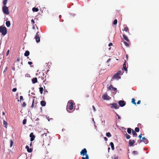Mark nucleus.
<instances>
[{
	"label": "nucleus",
	"mask_w": 159,
	"mask_h": 159,
	"mask_svg": "<svg viewBox=\"0 0 159 159\" xmlns=\"http://www.w3.org/2000/svg\"><path fill=\"white\" fill-rule=\"evenodd\" d=\"M73 101L72 100H70L68 102L66 109L67 111L69 113L73 112L75 110V108H73Z\"/></svg>",
	"instance_id": "1"
},
{
	"label": "nucleus",
	"mask_w": 159,
	"mask_h": 159,
	"mask_svg": "<svg viewBox=\"0 0 159 159\" xmlns=\"http://www.w3.org/2000/svg\"><path fill=\"white\" fill-rule=\"evenodd\" d=\"M0 32L2 33V35L4 36L7 33V28L5 26L2 25L0 26Z\"/></svg>",
	"instance_id": "2"
},
{
	"label": "nucleus",
	"mask_w": 159,
	"mask_h": 159,
	"mask_svg": "<svg viewBox=\"0 0 159 159\" xmlns=\"http://www.w3.org/2000/svg\"><path fill=\"white\" fill-rule=\"evenodd\" d=\"M122 75L121 71L119 70L113 76V78L114 79H120L121 78L120 75Z\"/></svg>",
	"instance_id": "3"
},
{
	"label": "nucleus",
	"mask_w": 159,
	"mask_h": 159,
	"mask_svg": "<svg viewBox=\"0 0 159 159\" xmlns=\"http://www.w3.org/2000/svg\"><path fill=\"white\" fill-rule=\"evenodd\" d=\"M110 106V107L112 108H114L116 109H118L119 108V106L117 103H113L109 105Z\"/></svg>",
	"instance_id": "4"
},
{
	"label": "nucleus",
	"mask_w": 159,
	"mask_h": 159,
	"mask_svg": "<svg viewBox=\"0 0 159 159\" xmlns=\"http://www.w3.org/2000/svg\"><path fill=\"white\" fill-rule=\"evenodd\" d=\"M2 10L3 12L6 14V15H8L9 14V12L8 11V9L7 7L6 6H4L2 7Z\"/></svg>",
	"instance_id": "5"
},
{
	"label": "nucleus",
	"mask_w": 159,
	"mask_h": 159,
	"mask_svg": "<svg viewBox=\"0 0 159 159\" xmlns=\"http://www.w3.org/2000/svg\"><path fill=\"white\" fill-rule=\"evenodd\" d=\"M39 32L38 31L35 37V39L37 43H38L40 41V38L39 36Z\"/></svg>",
	"instance_id": "6"
},
{
	"label": "nucleus",
	"mask_w": 159,
	"mask_h": 159,
	"mask_svg": "<svg viewBox=\"0 0 159 159\" xmlns=\"http://www.w3.org/2000/svg\"><path fill=\"white\" fill-rule=\"evenodd\" d=\"M44 74L43 73H40L39 74V78H40L41 80H43V82H44L45 81V80H44Z\"/></svg>",
	"instance_id": "7"
},
{
	"label": "nucleus",
	"mask_w": 159,
	"mask_h": 159,
	"mask_svg": "<svg viewBox=\"0 0 159 159\" xmlns=\"http://www.w3.org/2000/svg\"><path fill=\"white\" fill-rule=\"evenodd\" d=\"M126 104V102L124 101L120 100L118 102V104L121 107L124 106Z\"/></svg>",
	"instance_id": "8"
},
{
	"label": "nucleus",
	"mask_w": 159,
	"mask_h": 159,
	"mask_svg": "<svg viewBox=\"0 0 159 159\" xmlns=\"http://www.w3.org/2000/svg\"><path fill=\"white\" fill-rule=\"evenodd\" d=\"M87 151L85 148L83 149L80 152V155L83 156H84L85 155H86V154H87Z\"/></svg>",
	"instance_id": "9"
},
{
	"label": "nucleus",
	"mask_w": 159,
	"mask_h": 159,
	"mask_svg": "<svg viewBox=\"0 0 159 159\" xmlns=\"http://www.w3.org/2000/svg\"><path fill=\"white\" fill-rule=\"evenodd\" d=\"M142 142H144L146 144H147L148 142V140L145 137H143L142 138V139L140 140V141L139 143H141Z\"/></svg>",
	"instance_id": "10"
},
{
	"label": "nucleus",
	"mask_w": 159,
	"mask_h": 159,
	"mask_svg": "<svg viewBox=\"0 0 159 159\" xmlns=\"http://www.w3.org/2000/svg\"><path fill=\"white\" fill-rule=\"evenodd\" d=\"M30 141H33L35 137V136L34 135L33 133H31L30 134Z\"/></svg>",
	"instance_id": "11"
},
{
	"label": "nucleus",
	"mask_w": 159,
	"mask_h": 159,
	"mask_svg": "<svg viewBox=\"0 0 159 159\" xmlns=\"http://www.w3.org/2000/svg\"><path fill=\"white\" fill-rule=\"evenodd\" d=\"M135 142L134 140H130L129 141V145L130 146H133Z\"/></svg>",
	"instance_id": "12"
},
{
	"label": "nucleus",
	"mask_w": 159,
	"mask_h": 159,
	"mask_svg": "<svg viewBox=\"0 0 159 159\" xmlns=\"http://www.w3.org/2000/svg\"><path fill=\"white\" fill-rule=\"evenodd\" d=\"M25 148L27 149V151L29 152H32V150L31 148L29 149V147L27 145L25 147Z\"/></svg>",
	"instance_id": "13"
},
{
	"label": "nucleus",
	"mask_w": 159,
	"mask_h": 159,
	"mask_svg": "<svg viewBox=\"0 0 159 159\" xmlns=\"http://www.w3.org/2000/svg\"><path fill=\"white\" fill-rule=\"evenodd\" d=\"M32 81L33 84H35L37 82V79L36 77L32 79Z\"/></svg>",
	"instance_id": "14"
},
{
	"label": "nucleus",
	"mask_w": 159,
	"mask_h": 159,
	"mask_svg": "<svg viewBox=\"0 0 159 159\" xmlns=\"http://www.w3.org/2000/svg\"><path fill=\"white\" fill-rule=\"evenodd\" d=\"M34 99H33V100L32 105L31 106V107L33 108L34 107H35L36 106L37 103L36 102L34 103Z\"/></svg>",
	"instance_id": "15"
},
{
	"label": "nucleus",
	"mask_w": 159,
	"mask_h": 159,
	"mask_svg": "<svg viewBox=\"0 0 159 159\" xmlns=\"http://www.w3.org/2000/svg\"><path fill=\"white\" fill-rule=\"evenodd\" d=\"M123 69L125 71H127V68L126 66L125 62L123 65Z\"/></svg>",
	"instance_id": "16"
},
{
	"label": "nucleus",
	"mask_w": 159,
	"mask_h": 159,
	"mask_svg": "<svg viewBox=\"0 0 159 159\" xmlns=\"http://www.w3.org/2000/svg\"><path fill=\"white\" fill-rule=\"evenodd\" d=\"M40 104L42 106H45L46 105V102L44 101H42L40 102Z\"/></svg>",
	"instance_id": "17"
},
{
	"label": "nucleus",
	"mask_w": 159,
	"mask_h": 159,
	"mask_svg": "<svg viewBox=\"0 0 159 159\" xmlns=\"http://www.w3.org/2000/svg\"><path fill=\"white\" fill-rule=\"evenodd\" d=\"M108 97V96L107 94H104L102 96V98L104 99H107Z\"/></svg>",
	"instance_id": "18"
},
{
	"label": "nucleus",
	"mask_w": 159,
	"mask_h": 159,
	"mask_svg": "<svg viewBox=\"0 0 159 159\" xmlns=\"http://www.w3.org/2000/svg\"><path fill=\"white\" fill-rule=\"evenodd\" d=\"M3 126L6 128L7 127V122L5 120H3Z\"/></svg>",
	"instance_id": "19"
},
{
	"label": "nucleus",
	"mask_w": 159,
	"mask_h": 159,
	"mask_svg": "<svg viewBox=\"0 0 159 159\" xmlns=\"http://www.w3.org/2000/svg\"><path fill=\"white\" fill-rule=\"evenodd\" d=\"M6 25L8 27H9L11 25V23L10 21H7L6 22Z\"/></svg>",
	"instance_id": "20"
},
{
	"label": "nucleus",
	"mask_w": 159,
	"mask_h": 159,
	"mask_svg": "<svg viewBox=\"0 0 159 159\" xmlns=\"http://www.w3.org/2000/svg\"><path fill=\"white\" fill-rule=\"evenodd\" d=\"M123 38H124V39L126 40V41L127 42H129V40L127 37L125 35V34H123Z\"/></svg>",
	"instance_id": "21"
},
{
	"label": "nucleus",
	"mask_w": 159,
	"mask_h": 159,
	"mask_svg": "<svg viewBox=\"0 0 159 159\" xmlns=\"http://www.w3.org/2000/svg\"><path fill=\"white\" fill-rule=\"evenodd\" d=\"M30 54V52L28 51H26L24 54V55L25 57H28Z\"/></svg>",
	"instance_id": "22"
},
{
	"label": "nucleus",
	"mask_w": 159,
	"mask_h": 159,
	"mask_svg": "<svg viewBox=\"0 0 159 159\" xmlns=\"http://www.w3.org/2000/svg\"><path fill=\"white\" fill-rule=\"evenodd\" d=\"M39 9L37 8L33 7L32 8V11L34 12H37L39 11Z\"/></svg>",
	"instance_id": "23"
},
{
	"label": "nucleus",
	"mask_w": 159,
	"mask_h": 159,
	"mask_svg": "<svg viewBox=\"0 0 159 159\" xmlns=\"http://www.w3.org/2000/svg\"><path fill=\"white\" fill-rule=\"evenodd\" d=\"M110 145L111 147V149L112 150L114 149V147L113 143L111 142L110 143Z\"/></svg>",
	"instance_id": "24"
},
{
	"label": "nucleus",
	"mask_w": 159,
	"mask_h": 159,
	"mask_svg": "<svg viewBox=\"0 0 159 159\" xmlns=\"http://www.w3.org/2000/svg\"><path fill=\"white\" fill-rule=\"evenodd\" d=\"M127 132L129 134H131V129L130 128H128L127 130Z\"/></svg>",
	"instance_id": "25"
},
{
	"label": "nucleus",
	"mask_w": 159,
	"mask_h": 159,
	"mask_svg": "<svg viewBox=\"0 0 159 159\" xmlns=\"http://www.w3.org/2000/svg\"><path fill=\"white\" fill-rule=\"evenodd\" d=\"M125 135L126 137V138L127 139H129L130 138V136L129 135L127 134V133L125 134Z\"/></svg>",
	"instance_id": "26"
},
{
	"label": "nucleus",
	"mask_w": 159,
	"mask_h": 159,
	"mask_svg": "<svg viewBox=\"0 0 159 159\" xmlns=\"http://www.w3.org/2000/svg\"><path fill=\"white\" fill-rule=\"evenodd\" d=\"M43 87H40L39 88V92L41 94H42L43 93Z\"/></svg>",
	"instance_id": "27"
},
{
	"label": "nucleus",
	"mask_w": 159,
	"mask_h": 159,
	"mask_svg": "<svg viewBox=\"0 0 159 159\" xmlns=\"http://www.w3.org/2000/svg\"><path fill=\"white\" fill-rule=\"evenodd\" d=\"M132 103L133 104H135V105H136V102H135V99L134 98H133L132 99Z\"/></svg>",
	"instance_id": "28"
},
{
	"label": "nucleus",
	"mask_w": 159,
	"mask_h": 159,
	"mask_svg": "<svg viewBox=\"0 0 159 159\" xmlns=\"http://www.w3.org/2000/svg\"><path fill=\"white\" fill-rule=\"evenodd\" d=\"M132 133L133 136H135L137 135V134L135 131H134L133 129L132 130Z\"/></svg>",
	"instance_id": "29"
},
{
	"label": "nucleus",
	"mask_w": 159,
	"mask_h": 159,
	"mask_svg": "<svg viewBox=\"0 0 159 159\" xmlns=\"http://www.w3.org/2000/svg\"><path fill=\"white\" fill-rule=\"evenodd\" d=\"M82 159H89V157L88 154H86L85 156V157H82Z\"/></svg>",
	"instance_id": "30"
},
{
	"label": "nucleus",
	"mask_w": 159,
	"mask_h": 159,
	"mask_svg": "<svg viewBox=\"0 0 159 159\" xmlns=\"http://www.w3.org/2000/svg\"><path fill=\"white\" fill-rule=\"evenodd\" d=\"M7 0H3V3L4 5V6H5L6 5L7 3Z\"/></svg>",
	"instance_id": "31"
},
{
	"label": "nucleus",
	"mask_w": 159,
	"mask_h": 159,
	"mask_svg": "<svg viewBox=\"0 0 159 159\" xmlns=\"http://www.w3.org/2000/svg\"><path fill=\"white\" fill-rule=\"evenodd\" d=\"M106 135L108 137H111V135L110 132L107 133L106 134Z\"/></svg>",
	"instance_id": "32"
},
{
	"label": "nucleus",
	"mask_w": 159,
	"mask_h": 159,
	"mask_svg": "<svg viewBox=\"0 0 159 159\" xmlns=\"http://www.w3.org/2000/svg\"><path fill=\"white\" fill-rule=\"evenodd\" d=\"M135 131L136 132H138L139 131V129L138 127H136L135 129Z\"/></svg>",
	"instance_id": "33"
},
{
	"label": "nucleus",
	"mask_w": 159,
	"mask_h": 159,
	"mask_svg": "<svg viewBox=\"0 0 159 159\" xmlns=\"http://www.w3.org/2000/svg\"><path fill=\"white\" fill-rule=\"evenodd\" d=\"M132 153H133V154H134V155H137L138 153L137 151H133L132 152Z\"/></svg>",
	"instance_id": "34"
},
{
	"label": "nucleus",
	"mask_w": 159,
	"mask_h": 159,
	"mask_svg": "<svg viewBox=\"0 0 159 159\" xmlns=\"http://www.w3.org/2000/svg\"><path fill=\"white\" fill-rule=\"evenodd\" d=\"M117 23V19H115L113 21V24L114 25H116Z\"/></svg>",
	"instance_id": "35"
},
{
	"label": "nucleus",
	"mask_w": 159,
	"mask_h": 159,
	"mask_svg": "<svg viewBox=\"0 0 159 159\" xmlns=\"http://www.w3.org/2000/svg\"><path fill=\"white\" fill-rule=\"evenodd\" d=\"M10 147H11L12 146L13 144V140H11L10 141Z\"/></svg>",
	"instance_id": "36"
},
{
	"label": "nucleus",
	"mask_w": 159,
	"mask_h": 159,
	"mask_svg": "<svg viewBox=\"0 0 159 159\" xmlns=\"http://www.w3.org/2000/svg\"><path fill=\"white\" fill-rule=\"evenodd\" d=\"M124 30L125 31L127 32L129 30V28L127 27H125L124 28Z\"/></svg>",
	"instance_id": "37"
},
{
	"label": "nucleus",
	"mask_w": 159,
	"mask_h": 159,
	"mask_svg": "<svg viewBox=\"0 0 159 159\" xmlns=\"http://www.w3.org/2000/svg\"><path fill=\"white\" fill-rule=\"evenodd\" d=\"M124 44L125 45V46H126L127 47H129V44L128 43V42H127L125 41L124 42Z\"/></svg>",
	"instance_id": "38"
},
{
	"label": "nucleus",
	"mask_w": 159,
	"mask_h": 159,
	"mask_svg": "<svg viewBox=\"0 0 159 159\" xmlns=\"http://www.w3.org/2000/svg\"><path fill=\"white\" fill-rule=\"evenodd\" d=\"M26 121H27V120L26 119H24L23 120V125H25L26 124Z\"/></svg>",
	"instance_id": "39"
},
{
	"label": "nucleus",
	"mask_w": 159,
	"mask_h": 159,
	"mask_svg": "<svg viewBox=\"0 0 159 159\" xmlns=\"http://www.w3.org/2000/svg\"><path fill=\"white\" fill-rule=\"evenodd\" d=\"M113 87H112V85H111L108 88V89L109 90H112V88Z\"/></svg>",
	"instance_id": "40"
},
{
	"label": "nucleus",
	"mask_w": 159,
	"mask_h": 159,
	"mask_svg": "<svg viewBox=\"0 0 159 159\" xmlns=\"http://www.w3.org/2000/svg\"><path fill=\"white\" fill-rule=\"evenodd\" d=\"M26 106V104L25 103V102H23V104H22V107H24Z\"/></svg>",
	"instance_id": "41"
},
{
	"label": "nucleus",
	"mask_w": 159,
	"mask_h": 159,
	"mask_svg": "<svg viewBox=\"0 0 159 159\" xmlns=\"http://www.w3.org/2000/svg\"><path fill=\"white\" fill-rule=\"evenodd\" d=\"M116 115L118 116V118L119 119H121V117L118 115L116 112Z\"/></svg>",
	"instance_id": "42"
},
{
	"label": "nucleus",
	"mask_w": 159,
	"mask_h": 159,
	"mask_svg": "<svg viewBox=\"0 0 159 159\" xmlns=\"http://www.w3.org/2000/svg\"><path fill=\"white\" fill-rule=\"evenodd\" d=\"M112 90L114 91H116L117 90V89L116 88L113 87Z\"/></svg>",
	"instance_id": "43"
},
{
	"label": "nucleus",
	"mask_w": 159,
	"mask_h": 159,
	"mask_svg": "<svg viewBox=\"0 0 159 159\" xmlns=\"http://www.w3.org/2000/svg\"><path fill=\"white\" fill-rule=\"evenodd\" d=\"M17 90V89L16 88H14L12 89V91L13 92H15Z\"/></svg>",
	"instance_id": "44"
},
{
	"label": "nucleus",
	"mask_w": 159,
	"mask_h": 159,
	"mask_svg": "<svg viewBox=\"0 0 159 159\" xmlns=\"http://www.w3.org/2000/svg\"><path fill=\"white\" fill-rule=\"evenodd\" d=\"M20 100H23V96H20Z\"/></svg>",
	"instance_id": "45"
},
{
	"label": "nucleus",
	"mask_w": 159,
	"mask_h": 159,
	"mask_svg": "<svg viewBox=\"0 0 159 159\" xmlns=\"http://www.w3.org/2000/svg\"><path fill=\"white\" fill-rule=\"evenodd\" d=\"M92 107L93 108L94 111H95L96 110V108H95V107H94V106H93Z\"/></svg>",
	"instance_id": "46"
},
{
	"label": "nucleus",
	"mask_w": 159,
	"mask_h": 159,
	"mask_svg": "<svg viewBox=\"0 0 159 159\" xmlns=\"http://www.w3.org/2000/svg\"><path fill=\"white\" fill-rule=\"evenodd\" d=\"M113 159H118V158L117 156H115L113 157Z\"/></svg>",
	"instance_id": "47"
},
{
	"label": "nucleus",
	"mask_w": 159,
	"mask_h": 159,
	"mask_svg": "<svg viewBox=\"0 0 159 159\" xmlns=\"http://www.w3.org/2000/svg\"><path fill=\"white\" fill-rule=\"evenodd\" d=\"M7 67H6L3 71V73H4L7 70Z\"/></svg>",
	"instance_id": "48"
},
{
	"label": "nucleus",
	"mask_w": 159,
	"mask_h": 159,
	"mask_svg": "<svg viewBox=\"0 0 159 159\" xmlns=\"http://www.w3.org/2000/svg\"><path fill=\"white\" fill-rule=\"evenodd\" d=\"M28 64L29 65H32V63L31 61H29L28 62Z\"/></svg>",
	"instance_id": "49"
},
{
	"label": "nucleus",
	"mask_w": 159,
	"mask_h": 159,
	"mask_svg": "<svg viewBox=\"0 0 159 159\" xmlns=\"http://www.w3.org/2000/svg\"><path fill=\"white\" fill-rule=\"evenodd\" d=\"M140 103H141V101L140 100H139V101H138V102L137 103L138 104H140Z\"/></svg>",
	"instance_id": "50"
},
{
	"label": "nucleus",
	"mask_w": 159,
	"mask_h": 159,
	"mask_svg": "<svg viewBox=\"0 0 159 159\" xmlns=\"http://www.w3.org/2000/svg\"><path fill=\"white\" fill-rule=\"evenodd\" d=\"M139 138L140 139L142 138V134H141L139 136Z\"/></svg>",
	"instance_id": "51"
},
{
	"label": "nucleus",
	"mask_w": 159,
	"mask_h": 159,
	"mask_svg": "<svg viewBox=\"0 0 159 159\" xmlns=\"http://www.w3.org/2000/svg\"><path fill=\"white\" fill-rule=\"evenodd\" d=\"M112 45V43H110L109 44H108V46H111Z\"/></svg>",
	"instance_id": "52"
},
{
	"label": "nucleus",
	"mask_w": 159,
	"mask_h": 159,
	"mask_svg": "<svg viewBox=\"0 0 159 159\" xmlns=\"http://www.w3.org/2000/svg\"><path fill=\"white\" fill-rule=\"evenodd\" d=\"M104 139L105 141H107L108 140V139L106 137H104Z\"/></svg>",
	"instance_id": "53"
},
{
	"label": "nucleus",
	"mask_w": 159,
	"mask_h": 159,
	"mask_svg": "<svg viewBox=\"0 0 159 159\" xmlns=\"http://www.w3.org/2000/svg\"><path fill=\"white\" fill-rule=\"evenodd\" d=\"M31 22H32L33 23V24L34 23V21L33 19L31 20Z\"/></svg>",
	"instance_id": "54"
},
{
	"label": "nucleus",
	"mask_w": 159,
	"mask_h": 159,
	"mask_svg": "<svg viewBox=\"0 0 159 159\" xmlns=\"http://www.w3.org/2000/svg\"><path fill=\"white\" fill-rule=\"evenodd\" d=\"M9 52V50H8L7 53V56Z\"/></svg>",
	"instance_id": "55"
},
{
	"label": "nucleus",
	"mask_w": 159,
	"mask_h": 159,
	"mask_svg": "<svg viewBox=\"0 0 159 159\" xmlns=\"http://www.w3.org/2000/svg\"><path fill=\"white\" fill-rule=\"evenodd\" d=\"M111 61V59L109 58L108 59V60L107 61V62H109Z\"/></svg>",
	"instance_id": "56"
},
{
	"label": "nucleus",
	"mask_w": 159,
	"mask_h": 159,
	"mask_svg": "<svg viewBox=\"0 0 159 159\" xmlns=\"http://www.w3.org/2000/svg\"><path fill=\"white\" fill-rule=\"evenodd\" d=\"M20 58H17V61H20Z\"/></svg>",
	"instance_id": "57"
},
{
	"label": "nucleus",
	"mask_w": 159,
	"mask_h": 159,
	"mask_svg": "<svg viewBox=\"0 0 159 159\" xmlns=\"http://www.w3.org/2000/svg\"><path fill=\"white\" fill-rule=\"evenodd\" d=\"M2 115H5V113L4 112H2Z\"/></svg>",
	"instance_id": "58"
},
{
	"label": "nucleus",
	"mask_w": 159,
	"mask_h": 159,
	"mask_svg": "<svg viewBox=\"0 0 159 159\" xmlns=\"http://www.w3.org/2000/svg\"><path fill=\"white\" fill-rule=\"evenodd\" d=\"M110 149V148H108V151H109V150Z\"/></svg>",
	"instance_id": "59"
},
{
	"label": "nucleus",
	"mask_w": 159,
	"mask_h": 159,
	"mask_svg": "<svg viewBox=\"0 0 159 159\" xmlns=\"http://www.w3.org/2000/svg\"><path fill=\"white\" fill-rule=\"evenodd\" d=\"M31 144H32V143L31 142V143H30V146H31Z\"/></svg>",
	"instance_id": "60"
},
{
	"label": "nucleus",
	"mask_w": 159,
	"mask_h": 159,
	"mask_svg": "<svg viewBox=\"0 0 159 159\" xmlns=\"http://www.w3.org/2000/svg\"><path fill=\"white\" fill-rule=\"evenodd\" d=\"M126 57H127V55H126Z\"/></svg>",
	"instance_id": "61"
},
{
	"label": "nucleus",
	"mask_w": 159,
	"mask_h": 159,
	"mask_svg": "<svg viewBox=\"0 0 159 159\" xmlns=\"http://www.w3.org/2000/svg\"><path fill=\"white\" fill-rule=\"evenodd\" d=\"M17 101H18V102H19V100H17Z\"/></svg>",
	"instance_id": "62"
},
{
	"label": "nucleus",
	"mask_w": 159,
	"mask_h": 159,
	"mask_svg": "<svg viewBox=\"0 0 159 159\" xmlns=\"http://www.w3.org/2000/svg\"><path fill=\"white\" fill-rule=\"evenodd\" d=\"M159 120V119H158Z\"/></svg>",
	"instance_id": "63"
}]
</instances>
